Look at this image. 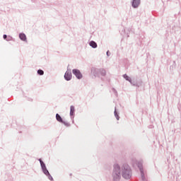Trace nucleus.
Here are the masks:
<instances>
[{
  "mask_svg": "<svg viewBox=\"0 0 181 181\" xmlns=\"http://www.w3.org/2000/svg\"><path fill=\"white\" fill-rule=\"evenodd\" d=\"M122 176L127 180L132 177V169H131V167L128 164H124L122 166Z\"/></svg>",
  "mask_w": 181,
  "mask_h": 181,
  "instance_id": "1",
  "label": "nucleus"
},
{
  "mask_svg": "<svg viewBox=\"0 0 181 181\" xmlns=\"http://www.w3.org/2000/svg\"><path fill=\"white\" fill-rule=\"evenodd\" d=\"M112 176L114 181H119L121 180V167L118 163L114 164Z\"/></svg>",
  "mask_w": 181,
  "mask_h": 181,
  "instance_id": "2",
  "label": "nucleus"
},
{
  "mask_svg": "<svg viewBox=\"0 0 181 181\" xmlns=\"http://www.w3.org/2000/svg\"><path fill=\"white\" fill-rule=\"evenodd\" d=\"M38 160L40 163V166L44 175H45V176H47L49 180H53V177H52L50 173H49V170H47V168H46V164L45 163V162L42 160V158H40Z\"/></svg>",
  "mask_w": 181,
  "mask_h": 181,
  "instance_id": "3",
  "label": "nucleus"
},
{
  "mask_svg": "<svg viewBox=\"0 0 181 181\" xmlns=\"http://www.w3.org/2000/svg\"><path fill=\"white\" fill-rule=\"evenodd\" d=\"M143 163H144V162L142 160L136 161V165L138 166L140 173H141V180L143 181H146V177L145 176V171L144 170Z\"/></svg>",
  "mask_w": 181,
  "mask_h": 181,
  "instance_id": "4",
  "label": "nucleus"
},
{
  "mask_svg": "<svg viewBox=\"0 0 181 181\" xmlns=\"http://www.w3.org/2000/svg\"><path fill=\"white\" fill-rule=\"evenodd\" d=\"M72 73L74 75H75V76L76 77V78H78V80H81V78H83V74H81L80 70L77 69H74L72 70Z\"/></svg>",
  "mask_w": 181,
  "mask_h": 181,
  "instance_id": "5",
  "label": "nucleus"
},
{
  "mask_svg": "<svg viewBox=\"0 0 181 181\" xmlns=\"http://www.w3.org/2000/svg\"><path fill=\"white\" fill-rule=\"evenodd\" d=\"M56 119L57 121H58V122L64 124L65 127H69L70 125V123L64 122V119L62 118V116H60V115H59L58 113L56 114Z\"/></svg>",
  "mask_w": 181,
  "mask_h": 181,
  "instance_id": "6",
  "label": "nucleus"
},
{
  "mask_svg": "<svg viewBox=\"0 0 181 181\" xmlns=\"http://www.w3.org/2000/svg\"><path fill=\"white\" fill-rule=\"evenodd\" d=\"M64 77L66 81H70V80H71V78L73 77V75L71 74V70L67 69V71L65 72Z\"/></svg>",
  "mask_w": 181,
  "mask_h": 181,
  "instance_id": "7",
  "label": "nucleus"
},
{
  "mask_svg": "<svg viewBox=\"0 0 181 181\" xmlns=\"http://www.w3.org/2000/svg\"><path fill=\"white\" fill-rule=\"evenodd\" d=\"M131 4L134 9H137V8H139V6L141 5V0H132Z\"/></svg>",
  "mask_w": 181,
  "mask_h": 181,
  "instance_id": "8",
  "label": "nucleus"
},
{
  "mask_svg": "<svg viewBox=\"0 0 181 181\" xmlns=\"http://www.w3.org/2000/svg\"><path fill=\"white\" fill-rule=\"evenodd\" d=\"M99 73L102 77H105V76H107V71H105V69H100Z\"/></svg>",
  "mask_w": 181,
  "mask_h": 181,
  "instance_id": "9",
  "label": "nucleus"
},
{
  "mask_svg": "<svg viewBox=\"0 0 181 181\" xmlns=\"http://www.w3.org/2000/svg\"><path fill=\"white\" fill-rule=\"evenodd\" d=\"M89 46H90V47H93V49H97V42L92 40L89 42Z\"/></svg>",
  "mask_w": 181,
  "mask_h": 181,
  "instance_id": "10",
  "label": "nucleus"
},
{
  "mask_svg": "<svg viewBox=\"0 0 181 181\" xmlns=\"http://www.w3.org/2000/svg\"><path fill=\"white\" fill-rule=\"evenodd\" d=\"M19 37H20L21 40H23V42L26 41V35H25V33H20Z\"/></svg>",
  "mask_w": 181,
  "mask_h": 181,
  "instance_id": "11",
  "label": "nucleus"
},
{
  "mask_svg": "<svg viewBox=\"0 0 181 181\" xmlns=\"http://www.w3.org/2000/svg\"><path fill=\"white\" fill-rule=\"evenodd\" d=\"M123 78H125L127 81H129L130 84H132V79L131 78V77L128 76V75L124 74Z\"/></svg>",
  "mask_w": 181,
  "mask_h": 181,
  "instance_id": "12",
  "label": "nucleus"
},
{
  "mask_svg": "<svg viewBox=\"0 0 181 181\" xmlns=\"http://www.w3.org/2000/svg\"><path fill=\"white\" fill-rule=\"evenodd\" d=\"M74 111H75V108L73 105H71L70 107V115H71V117H73V115H74Z\"/></svg>",
  "mask_w": 181,
  "mask_h": 181,
  "instance_id": "13",
  "label": "nucleus"
},
{
  "mask_svg": "<svg viewBox=\"0 0 181 181\" xmlns=\"http://www.w3.org/2000/svg\"><path fill=\"white\" fill-rule=\"evenodd\" d=\"M114 114H115V117L117 119V121L119 120V115H118V112H117V108L115 109Z\"/></svg>",
  "mask_w": 181,
  "mask_h": 181,
  "instance_id": "14",
  "label": "nucleus"
},
{
  "mask_svg": "<svg viewBox=\"0 0 181 181\" xmlns=\"http://www.w3.org/2000/svg\"><path fill=\"white\" fill-rule=\"evenodd\" d=\"M37 74H39V76H43L45 74V71H43L42 69H38Z\"/></svg>",
  "mask_w": 181,
  "mask_h": 181,
  "instance_id": "15",
  "label": "nucleus"
},
{
  "mask_svg": "<svg viewBox=\"0 0 181 181\" xmlns=\"http://www.w3.org/2000/svg\"><path fill=\"white\" fill-rule=\"evenodd\" d=\"M13 38L11 36L8 35L7 36V39L6 40L7 42H11V40H12Z\"/></svg>",
  "mask_w": 181,
  "mask_h": 181,
  "instance_id": "16",
  "label": "nucleus"
},
{
  "mask_svg": "<svg viewBox=\"0 0 181 181\" xmlns=\"http://www.w3.org/2000/svg\"><path fill=\"white\" fill-rule=\"evenodd\" d=\"M112 90L115 94V95H118V92H117V90H115V88H113Z\"/></svg>",
  "mask_w": 181,
  "mask_h": 181,
  "instance_id": "17",
  "label": "nucleus"
},
{
  "mask_svg": "<svg viewBox=\"0 0 181 181\" xmlns=\"http://www.w3.org/2000/svg\"><path fill=\"white\" fill-rule=\"evenodd\" d=\"M7 37H8V35H5V34L3 35V38H4L5 40H6Z\"/></svg>",
  "mask_w": 181,
  "mask_h": 181,
  "instance_id": "18",
  "label": "nucleus"
},
{
  "mask_svg": "<svg viewBox=\"0 0 181 181\" xmlns=\"http://www.w3.org/2000/svg\"><path fill=\"white\" fill-rule=\"evenodd\" d=\"M106 54H107V56L110 57V51H107Z\"/></svg>",
  "mask_w": 181,
  "mask_h": 181,
  "instance_id": "19",
  "label": "nucleus"
},
{
  "mask_svg": "<svg viewBox=\"0 0 181 181\" xmlns=\"http://www.w3.org/2000/svg\"><path fill=\"white\" fill-rule=\"evenodd\" d=\"M131 84H132V86H136V84H135V83H133V82Z\"/></svg>",
  "mask_w": 181,
  "mask_h": 181,
  "instance_id": "20",
  "label": "nucleus"
}]
</instances>
